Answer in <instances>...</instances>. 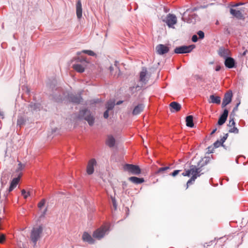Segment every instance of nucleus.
I'll return each mask as SVG.
<instances>
[{
    "label": "nucleus",
    "instance_id": "f257e3e1",
    "mask_svg": "<svg viewBox=\"0 0 248 248\" xmlns=\"http://www.w3.org/2000/svg\"><path fill=\"white\" fill-rule=\"evenodd\" d=\"M201 171L202 170L201 167H197L195 165H191L190 166L189 169L185 170V171L182 173L183 176L188 177L190 175L192 176L191 178L187 182V187L192 183V182L195 181L197 177L201 176Z\"/></svg>",
    "mask_w": 248,
    "mask_h": 248
},
{
    "label": "nucleus",
    "instance_id": "f03ea898",
    "mask_svg": "<svg viewBox=\"0 0 248 248\" xmlns=\"http://www.w3.org/2000/svg\"><path fill=\"white\" fill-rule=\"evenodd\" d=\"M43 232V227L41 226L34 227L31 232L30 238L35 246L38 240L41 238Z\"/></svg>",
    "mask_w": 248,
    "mask_h": 248
},
{
    "label": "nucleus",
    "instance_id": "7ed1b4c3",
    "mask_svg": "<svg viewBox=\"0 0 248 248\" xmlns=\"http://www.w3.org/2000/svg\"><path fill=\"white\" fill-rule=\"evenodd\" d=\"M150 78V75L148 73L146 68H142L140 74V79L139 84L136 88L143 87L148 82Z\"/></svg>",
    "mask_w": 248,
    "mask_h": 248
},
{
    "label": "nucleus",
    "instance_id": "20e7f679",
    "mask_svg": "<svg viewBox=\"0 0 248 248\" xmlns=\"http://www.w3.org/2000/svg\"><path fill=\"white\" fill-rule=\"evenodd\" d=\"M109 230V226L108 225L102 226L93 232V237L99 240L107 234Z\"/></svg>",
    "mask_w": 248,
    "mask_h": 248
},
{
    "label": "nucleus",
    "instance_id": "39448f33",
    "mask_svg": "<svg viewBox=\"0 0 248 248\" xmlns=\"http://www.w3.org/2000/svg\"><path fill=\"white\" fill-rule=\"evenodd\" d=\"M77 61L80 62L81 63H76L73 65V68L74 70L79 73H82L84 71L85 67L88 63L85 58H77Z\"/></svg>",
    "mask_w": 248,
    "mask_h": 248
},
{
    "label": "nucleus",
    "instance_id": "423d86ee",
    "mask_svg": "<svg viewBox=\"0 0 248 248\" xmlns=\"http://www.w3.org/2000/svg\"><path fill=\"white\" fill-rule=\"evenodd\" d=\"M79 115L87 121L90 125H93L94 122V118L91 112L87 109H82L80 111Z\"/></svg>",
    "mask_w": 248,
    "mask_h": 248
},
{
    "label": "nucleus",
    "instance_id": "0eeeda50",
    "mask_svg": "<svg viewBox=\"0 0 248 248\" xmlns=\"http://www.w3.org/2000/svg\"><path fill=\"white\" fill-rule=\"evenodd\" d=\"M124 171L134 175H139L141 173V170L138 166L126 164L124 166Z\"/></svg>",
    "mask_w": 248,
    "mask_h": 248
},
{
    "label": "nucleus",
    "instance_id": "6e6552de",
    "mask_svg": "<svg viewBox=\"0 0 248 248\" xmlns=\"http://www.w3.org/2000/svg\"><path fill=\"white\" fill-rule=\"evenodd\" d=\"M169 28H174V25L177 23V17L173 15L169 14L165 20H163Z\"/></svg>",
    "mask_w": 248,
    "mask_h": 248
},
{
    "label": "nucleus",
    "instance_id": "1a4fd4ad",
    "mask_svg": "<svg viewBox=\"0 0 248 248\" xmlns=\"http://www.w3.org/2000/svg\"><path fill=\"white\" fill-rule=\"evenodd\" d=\"M194 45H190L188 46H183L176 47L174 49V52L177 54H183L190 52L194 48Z\"/></svg>",
    "mask_w": 248,
    "mask_h": 248
},
{
    "label": "nucleus",
    "instance_id": "9d476101",
    "mask_svg": "<svg viewBox=\"0 0 248 248\" xmlns=\"http://www.w3.org/2000/svg\"><path fill=\"white\" fill-rule=\"evenodd\" d=\"M97 165V162L94 158L90 159L87 164L86 172L88 174L91 175L94 172V167Z\"/></svg>",
    "mask_w": 248,
    "mask_h": 248
},
{
    "label": "nucleus",
    "instance_id": "9b49d317",
    "mask_svg": "<svg viewBox=\"0 0 248 248\" xmlns=\"http://www.w3.org/2000/svg\"><path fill=\"white\" fill-rule=\"evenodd\" d=\"M232 93L231 91L228 92L224 95L223 102L222 103V107H225L228 105L232 101Z\"/></svg>",
    "mask_w": 248,
    "mask_h": 248
},
{
    "label": "nucleus",
    "instance_id": "f8f14e48",
    "mask_svg": "<svg viewBox=\"0 0 248 248\" xmlns=\"http://www.w3.org/2000/svg\"><path fill=\"white\" fill-rule=\"evenodd\" d=\"M156 50L158 54L163 55L168 52L169 48L164 45L160 44L156 46Z\"/></svg>",
    "mask_w": 248,
    "mask_h": 248
},
{
    "label": "nucleus",
    "instance_id": "ddd939ff",
    "mask_svg": "<svg viewBox=\"0 0 248 248\" xmlns=\"http://www.w3.org/2000/svg\"><path fill=\"white\" fill-rule=\"evenodd\" d=\"M228 115V111L225 109L224 110L223 113L219 117L218 121V124L219 125H222L226 121Z\"/></svg>",
    "mask_w": 248,
    "mask_h": 248
},
{
    "label": "nucleus",
    "instance_id": "4468645a",
    "mask_svg": "<svg viewBox=\"0 0 248 248\" xmlns=\"http://www.w3.org/2000/svg\"><path fill=\"white\" fill-rule=\"evenodd\" d=\"M82 240L84 242L92 244L94 243V240L92 236L87 232H84L82 235Z\"/></svg>",
    "mask_w": 248,
    "mask_h": 248
},
{
    "label": "nucleus",
    "instance_id": "2eb2a0df",
    "mask_svg": "<svg viewBox=\"0 0 248 248\" xmlns=\"http://www.w3.org/2000/svg\"><path fill=\"white\" fill-rule=\"evenodd\" d=\"M76 14L78 19L81 18L82 16V4L80 0H78L76 4Z\"/></svg>",
    "mask_w": 248,
    "mask_h": 248
},
{
    "label": "nucleus",
    "instance_id": "dca6fc26",
    "mask_svg": "<svg viewBox=\"0 0 248 248\" xmlns=\"http://www.w3.org/2000/svg\"><path fill=\"white\" fill-rule=\"evenodd\" d=\"M224 64L227 67L232 68L234 66L235 61L233 58L228 57L225 59Z\"/></svg>",
    "mask_w": 248,
    "mask_h": 248
},
{
    "label": "nucleus",
    "instance_id": "f3484780",
    "mask_svg": "<svg viewBox=\"0 0 248 248\" xmlns=\"http://www.w3.org/2000/svg\"><path fill=\"white\" fill-rule=\"evenodd\" d=\"M170 107L171 112L178 111L181 109V105L176 102H172L170 103Z\"/></svg>",
    "mask_w": 248,
    "mask_h": 248
},
{
    "label": "nucleus",
    "instance_id": "a211bd4d",
    "mask_svg": "<svg viewBox=\"0 0 248 248\" xmlns=\"http://www.w3.org/2000/svg\"><path fill=\"white\" fill-rule=\"evenodd\" d=\"M229 53L230 52L228 49H225L224 48H220L218 51V54L219 56L225 59L228 57Z\"/></svg>",
    "mask_w": 248,
    "mask_h": 248
},
{
    "label": "nucleus",
    "instance_id": "6ab92c4d",
    "mask_svg": "<svg viewBox=\"0 0 248 248\" xmlns=\"http://www.w3.org/2000/svg\"><path fill=\"white\" fill-rule=\"evenodd\" d=\"M115 140L114 138L111 135L108 136L106 140V144L109 147H112L115 145Z\"/></svg>",
    "mask_w": 248,
    "mask_h": 248
},
{
    "label": "nucleus",
    "instance_id": "aec40b11",
    "mask_svg": "<svg viewBox=\"0 0 248 248\" xmlns=\"http://www.w3.org/2000/svg\"><path fill=\"white\" fill-rule=\"evenodd\" d=\"M128 180L132 183L135 184H141L144 182V180L143 178H138L135 176L129 177Z\"/></svg>",
    "mask_w": 248,
    "mask_h": 248
},
{
    "label": "nucleus",
    "instance_id": "412c9836",
    "mask_svg": "<svg viewBox=\"0 0 248 248\" xmlns=\"http://www.w3.org/2000/svg\"><path fill=\"white\" fill-rule=\"evenodd\" d=\"M144 108V107L142 104H139L136 106L133 110V114L134 115H138L143 110Z\"/></svg>",
    "mask_w": 248,
    "mask_h": 248
},
{
    "label": "nucleus",
    "instance_id": "4be33fe9",
    "mask_svg": "<svg viewBox=\"0 0 248 248\" xmlns=\"http://www.w3.org/2000/svg\"><path fill=\"white\" fill-rule=\"evenodd\" d=\"M19 179H20L19 177H18L17 178H15L13 179V180H12V181L11 183V185H10V186L9 188V192L12 191L14 189V188H15L16 187V186H17V185L19 181Z\"/></svg>",
    "mask_w": 248,
    "mask_h": 248
},
{
    "label": "nucleus",
    "instance_id": "5701e85b",
    "mask_svg": "<svg viewBox=\"0 0 248 248\" xmlns=\"http://www.w3.org/2000/svg\"><path fill=\"white\" fill-rule=\"evenodd\" d=\"M19 179H20L19 177H18L17 178H15L13 179V180H12V181L11 183V185H10V186L9 188V192L12 191L14 189V188H15L16 187V186H17V185L19 181Z\"/></svg>",
    "mask_w": 248,
    "mask_h": 248
},
{
    "label": "nucleus",
    "instance_id": "b1692460",
    "mask_svg": "<svg viewBox=\"0 0 248 248\" xmlns=\"http://www.w3.org/2000/svg\"><path fill=\"white\" fill-rule=\"evenodd\" d=\"M230 13L232 16H234L235 17L241 19L243 17V15L242 13L239 10H236L233 9H231Z\"/></svg>",
    "mask_w": 248,
    "mask_h": 248
},
{
    "label": "nucleus",
    "instance_id": "393cba45",
    "mask_svg": "<svg viewBox=\"0 0 248 248\" xmlns=\"http://www.w3.org/2000/svg\"><path fill=\"white\" fill-rule=\"evenodd\" d=\"M69 98L71 102L75 103H79L81 100V98L80 95L75 96L73 94H70Z\"/></svg>",
    "mask_w": 248,
    "mask_h": 248
},
{
    "label": "nucleus",
    "instance_id": "a878e982",
    "mask_svg": "<svg viewBox=\"0 0 248 248\" xmlns=\"http://www.w3.org/2000/svg\"><path fill=\"white\" fill-rule=\"evenodd\" d=\"M186 125L187 126L190 127H193L194 126L192 116L189 115L186 117Z\"/></svg>",
    "mask_w": 248,
    "mask_h": 248
},
{
    "label": "nucleus",
    "instance_id": "bb28decb",
    "mask_svg": "<svg viewBox=\"0 0 248 248\" xmlns=\"http://www.w3.org/2000/svg\"><path fill=\"white\" fill-rule=\"evenodd\" d=\"M210 98L211 99V103H216L217 104H219L220 103V97L219 96L211 95L210 96Z\"/></svg>",
    "mask_w": 248,
    "mask_h": 248
},
{
    "label": "nucleus",
    "instance_id": "cd10ccee",
    "mask_svg": "<svg viewBox=\"0 0 248 248\" xmlns=\"http://www.w3.org/2000/svg\"><path fill=\"white\" fill-rule=\"evenodd\" d=\"M115 105L114 101L109 100L107 102L106 108L108 110L112 109Z\"/></svg>",
    "mask_w": 248,
    "mask_h": 248
},
{
    "label": "nucleus",
    "instance_id": "c85d7f7f",
    "mask_svg": "<svg viewBox=\"0 0 248 248\" xmlns=\"http://www.w3.org/2000/svg\"><path fill=\"white\" fill-rule=\"evenodd\" d=\"M25 123V120L23 117H22V116L18 117V118L17 119V125H19V126H21L24 124Z\"/></svg>",
    "mask_w": 248,
    "mask_h": 248
},
{
    "label": "nucleus",
    "instance_id": "c756f323",
    "mask_svg": "<svg viewBox=\"0 0 248 248\" xmlns=\"http://www.w3.org/2000/svg\"><path fill=\"white\" fill-rule=\"evenodd\" d=\"M21 194L25 199H27L28 196L31 195V192L30 191L27 192L25 189H22Z\"/></svg>",
    "mask_w": 248,
    "mask_h": 248
},
{
    "label": "nucleus",
    "instance_id": "7c9ffc66",
    "mask_svg": "<svg viewBox=\"0 0 248 248\" xmlns=\"http://www.w3.org/2000/svg\"><path fill=\"white\" fill-rule=\"evenodd\" d=\"M170 168L169 167H162V168H159L157 171H156V173H162L163 172H164V171L169 169Z\"/></svg>",
    "mask_w": 248,
    "mask_h": 248
},
{
    "label": "nucleus",
    "instance_id": "2f4dec72",
    "mask_svg": "<svg viewBox=\"0 0 248 248\" xmlns=\"http://www.w3.org/2000/svg\"><path fill=\"white\" fill-rule=\"evenodd\" d=\"M82 52L87 54L88 55H89L90 56L95 55V53L93 51L90 50H84L82 51Z\"/></svg>",
    "mask_w": 248,
    "mask_h": 248
},
{
    "label": "nucleus",
    "instance_id": "473e14b6",
    "mask_svg": "<svg viewBox=\"0 0 248 248\" xmlns=\"http://www.w3.org/2000/svg\"><path fill=\"white\" fill-rule=\"evenodd\" d=\"M46 202V201L44 199L42 200L38 204V207L40 209H42V208L44 206Z\"/></svg>",
    "mask_w": 248,
    "mask_h": 248
},
{
    "label": "nucleus",
    "instance_id": "72a5a7b5",
    "mask_svg": "<svg viewBox=\"0 0 248 248\" xmlns=\"http://www.w3.org/2000/svg\"><path fill=\"white\" fill-rule=\"evenodd\" d=\"M229 132L230 133L237 134L239 132V130L236 127L234 126L232 128H231L230 129H229Z\"/></svg>",
    "mask_w": 248,
    "mask_h": 248
},
{
    "label": "nucleus",
    "instance_id": "f704fd0d",
    "mask_svg": "<svg viewBox=\"0 0 248 248\" xmlns=\"http://www.w3.org/2000/svg\"><path fill=\"white\" fill-rule=\"evenodd\" d=\"M223 143L221 142L220 140H217L214 143V147L215 148H217L221 145H222Z\"/></svg>",
    "mask_w": 248,
    "mask_h": 248
},
{
    "label": "nucleus",
    "instance_id": "c9c22d12",
    "mask_svg": "<svg viewBox=\"0 0 248 248\" xmlns=\"http://www.w3.org/2000/svg\"><path fill=\"white\" fill-rule=\"evenodd\" d=\"M198 35H199L200 39H203L204 37V32L202 31H200L197 32Z\"/></svg>",
    "mask_w": 248,
    "mask_h": 248
},
{
    "label": "nucleus",
    "instance_id": "e433bc0d",
    "mask_svg": "<svg viewBox=\"0 0 248 248\" xmlns=\"http://www.w3.org/2000/svg\"><path fill=\"white\" fill-rule=\"evenodd\" d=\"M235 125V122L233 120V119H231L230 118V120L229 121V124H228V125L230 127L231 126H234Z\"/></svg>",
    "mask_w": 248,
    "mask_h": 248
},
{
    "label": "nucleus",
    "instance_id": "4c0bfd02",
    "mask_svg": "<svg viewBox=\"0 0 248 248\" xmlns=\"http://www.w3.org/2000/svg\"><path fill=\"white\" fill-rule=\"evenodd\" d=\"M228 134H226L221 139H220V141H221V142H222V143H223L225 140H226V139H227L228 138Z\"/></svg>",
    "mask_w": 248,
    "mask_h": 248
},
{
    "label": "nucleus",
    "instance_id": "58836bf2",
    "mask_svg": "<svg viewBox=\"0 0 248 248\" xmlns=\"http://www.w3.org/2000/svg\"><path fill=\"white\" fill-rule=\"evenodd\" d=\"M180 171V170H175L172 173L171 175L173 177L176 176L179 172Z\"/></svg>",
    "mask_w": 248,
    "mask_h": 248
},
{
    "label": "nucleus",
    "instance_id": "ea45409f",
    "mask_svg": "<svg viewBox=\"0 0 248 248\" xmlns=\"http://www.w3.org/2000/svg\"><path fill=\"white\" fill-rule=\"evenodd\" d=\"M5 240V235L4 234L0 235V243H2Z\"/></svg>",
    "mask_w": 248,
    "mask_h": 248
},
{
    "label": "nucleus",
    "instance_id": "a19ab883",
    "mask_svg": "<svg viewBox=\"0 0 248 248\" xmlns=\"http://www.w3.org/2000/svg\"><path fill=\"white\" fill-rule=\"evenodd\" d=\"M24 168V165L22 164L21 163L18 164V170H21Z\"/></svg>",
    "mask_w": 248,
    "mask_h": 248
},
{
    "label": "nucleus",
    "instance_id": "79ce46f5",
    "mask_svg": "<svg viewBox=\"0 0 248 248\" xmlns=\"http://www.w3.org/2000/svg\"><path fill=\"white\" fill-rule=\"evenodd\" d=\"M108 110H109L107 109L106 111H105V112L104 113V117L105 119H107L108 117V116H109Z\"/></svg>",
    "mask_w": 248,
    "mask_h": 248
},
{
    "label": "nucleus",
    "instance_id": "37998d69",
    "mask_svg": "<svg viewBox=\"0 0 248 248\" xmlns=\"http://www.w3.org/2000/svg\"><path fill=\"white\" fill-rule=\"evenodd\" d=\"M192 41L193 42H196L198 41V37L196 35H194L192 37Z\"/></svg>",
    "mask_w": 248,
    "mask_h": 248
},
{
    "label": "nucleus",
    "instance_id": "c03bdc74",
    "mask_svg": "<svg viewBox=\"0 0 248 248\" xmlns=\"http://www.w3.org/2000/svg\"><path fill=\"white\" fill-rule=\"evenodd\" d=\"M220 68H221V67L220 66H217L216 67V71H218L220 70Z\"/></svg>",
    "mask_w": 248,
    "mask_h": 248
},
{
    "label": "nucleus",
    "instance_id": "a18cd8bd",
    "mask_svg": "<svg viewBox=\"0 0 248 248\" xmlns=\"http://www.w3.org/2000/svg\"><path fill=\"white\" fill-rule=\"evenodd\" d=\"M217 128H215L211 132V134L212 135L214 133H215L216 132V131H217Z\"/></svg>",
    "mask_w": 248,
    "mask_h": 248
},
{
    "label": "nucleus",
    "instance_id": "49530a36",
    "mask_svg": "<svg viewBox=\"0 0 248 248\" xmlns=\"http://www.w3.org/2000/svg\"><path fill=\"white\" fill-rule=\"evenodd\" d=\"M242 4H243V3H238L236 4L234 6H238L241 5Z\"/></svg>",
    "mask_w": 248,
    "mask_h": 248
},
{
    "label": "nucleus",
    "instance_id": "de8ad7c7",
    "mask_svg": "<svg viewBox=\"0 0 248 248\" xmlns=\"http://www.w3.org/2000/svg\"><path fill=\"white\" fill-rule=\"evenodd\" d=\"M112 201H113V205L115 207V208H116V203H115V200L113 199Z\"/></svg>",
    "mask_w": 248,
    "mask_h": 248
},
{
    "label": "nucleus",
    "instance_id": "09e8293b",
    "mask_svg": "<svg viewBox=\"0 0 248 248\" xmlns=\"http://www.w3.org/2000/svg\"><path fill=\"white\" fill-rule=\"evenodd\" d=\"M113 70V68L112 67V66H110L109 67V70H110V72H111Z\"/></svg>",
    "mask_w": 248,
    "mask_h": 248
},
{
    "label": "nucleus",
    "instance_id": "8fccbe9b",
    "mask_svg": "<svg viewBox=\"0 0 248 248\" xmlns=\"http://www.w3.org/2000/svg\"><path fill=\"white\" fill-rule=\"evenodd\" d=\"M122 103V101H118V102H117V104H117V105H120V104H121Z\"/></svg>",
    "mask_w": 248,
    "mask_h": 248
},
{
    "label": "nucleus",
    "instance_id": "3c124183",
    "mask_svg": "<svg viewBox=\"0 0 248 248\" xmlns=\"http://www.w3.org/2000/svg\"><path fill=\"white\" fill-rule=\"evenodd\" d=\"M240 104V102L238 103L237 104L236 106V108H237L238 107V106Z\"/></svg>",
    "mask_w": 248,
    "mask_h": 248
},
{
    "label": "nucleus",
    "instance_id": "603ef678",
    "mask_svg": "<svg viewBox=\"0 0 248 248\" xmlns=\"http://www.w3.org/2000/svg\"><path fill=\"white\" fill-rule=\"evenodd\" d=\"M81 53V52H78V55H80Z\"/></svg>",
    "mask_w": 248,
    "mask_h": 248
}]
</instances>
